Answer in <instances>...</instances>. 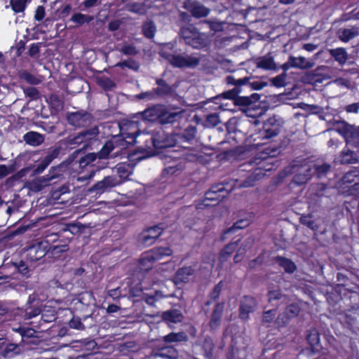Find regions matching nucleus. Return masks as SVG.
<instances>
[{
	"mask_svg": "<svg viewBox=\"0 0 359 359\" xmlns=\"http://www.w3.org/2000/svg\"><path fill=\"white\" fill-rule=\"evenodd\" d=\"M47 255V250L40 242L29 245L24 251V259L27 263L33 264L40 261Z\"/></svg>",
	"mask_w": 359,
	"mask_h": 359,
	"instance_id": "obj_9",
	"label": "nucleus"
},
{
	"mask_svg": "<svg viewBox=\"0 0 359 359\" xmlns=\"http://www.w3.org/2000/svg\"><path fill=\"white\" fill-rule=\"evenodd\" d=\"M299 313V308L295 305H290L285 310L284 314L280 315L277 318V323L279 325H284L290 318L297 316Z\"/></svg>",
	"mask_w": 359,
	"mask_h": 359,
	"instance_id": "obj_24",
	"label": "nucleus"
},
{
	"mask_svg": "<svg viewBox=\"0 0 359 359\" xmlns=\"http://www.w3.org/2000/svg\"><path fill=\"white\" fill-rule=\"evenodd\" d=\"M250 223L249 219H241L236 222L232 227L229 229L224 232V234H227L233 231L235 229H241L247 227Z\"/></svg>",
	"mask_w": 359,
	"mask_h": 359,
	"instance_id": "obj_49",
	"label": "nucleus"
},
{
	"mask_svg": "<svg viewBox=\"0 0 359 359\" xmlns=\"http://www.w3.org/2000/svg\"><path fill=\"white\" fill-rule=\"evenodd\" d=\"M119 135L118 140L121 142L120 145L125 147L128 145H133L137 142V137L141 134L147 137L149 139L151 136L155 135L157 137V134H151L149 135V132L146 130L142 131L140 129V121L137 120H123L119 123ZM146 140L144 139V141Z\"/></svg>",
	"mask_w": 359,
	"mask_h": 359,
	"instance_id": "obj_3",
	"label": "nucleus"
},
{
	"mask_svg": "<svg viewBox=\"0 0 359 359\" xmlns=\"http://www.w3.org/2000/svg\"><path fill=\"white\" fill-rule=\"evenodd\" d=\"M236 247V243H233L226 245L220 253V257L222 259V261H224L227 257V256L232 254V252L235 250Z\"/></svg>",
	"mask_w": 359,
	"mask_h": 359,
	"instance_id": "obj_51",
	"label": "nucleus"
},
{
	"mask_svg": "<svg viewBox=\"0 0 359 359\" xmlns=\"http://www.w3.org/2000/svg\"><path fill=\"white\" fill-rule=\"evenodd\" d=\"M276 263L284 269V270L287 273H292L296 269L295 264L290 261V259L278 257L276 259Z\"/></svg>",
	"mask_w": 359,
	"mask_h": 359,
	"instance_id": "obj_40",
	"label": "nucleus"
},
{
	"mask_svg": "<svg viewBox=\"0 0 359 359\" xmlns=\"http://www.w3.org/2000/svg\"><path fill=\"white\" fill-rule=\"evenodd\" d=\"M157 259V250L153 248L143 252L139 260V268L140 271L147 272L153 268Z\"/></svg>",
	"mask_w": 359,
	"mask_h": 359,
	"instance_id": "obj_14",
	"label": "nucleus"
},
{
	"mask_svg": "<svg viewBox=\"0 0 359 359\" xmlns=\"http://www.w3.org/2000/svg\"><path fill=\"white\" fill-rule=\"evenodd\" d=\"M13 171H14V169L11 166L8 167L4 164L0 165V178H4V177L8 176L9 174L12 173Z\"/></svg>",
	"mask_w": 359,
	"mask_h": 359,
	"instance_id": "obj_57",
	"label": "nucleus"
},
{
	"mask_svg": "<svg viewBox=\"0 0 359 359\" xmlns=\"http://www.w3.org/2000/svg\"><path fill=\"white\" fill-rule=\"evenodd\" d=\"M65 243V244L64 245L49 247L48 251H47L48 257L54 259H60L62 254L67 252L69 250V245H67V242Z\"/></svg>",
	"mask_w": 359,
	"mask_h": 359,
	"instance_id": "obj_25",
	"label": "nucleus"
},
{
	"mask_svg": "<svg viewBox=\"0 0 359 359\" xmlns=\"http://www.w3.org/2000/svg\"><path fill=\"white\" fill-rule=\"evenodd\" d=\"M70 191L69 187L67 185H62L59 189L53 192V197L55 198H58L62 194H65L66 193H69Z\"/></svg>",
	"mask_w": 359,
	"mask_h": 359,
	"instance_id": "obj_61",
	"label": "nucleus"
},
{
	"mask_svg": "<svg viewBox=\"0 0 359 359\" xmlns=\"http://www.w3.org/2000/svg\"><path fill=\"white\" fill-rule=\"evenodd\" d=\"M28 264L26 260H20L19 262H13L10 261L9 262L4 263L1 270H4L12 266L14 268V272H18L22 274L23 276H27L29 273Z\"/></svg>",
	"mask_w": 359,
	"mask_h": 359,
	"instance_id": "obj_22",
	"label": "nucleus"
},
{
	"mask_svg": "<svg viewBox=\"0 0 359 359\" xmlns=\"http://www.w3.org/2000/svg\"><path fill=\"white\" fill-rule=\"evenodd\" d=\"M219 123V118L215 114L208 116L206 119V124L208 126H215Z\"/></svg>",
	"mask_w": 359,
	"mask_h": 359,
	"instance_id": "obj_56",
	"label": "nucleus"
},
{
	"mask_svg": "<svg viewBox=\"0 0 359 359\" xmlns=\"http://www.w3.org/2000/svg\"><path fill=\"white\" fill-rule=\"evenodd\" d=\"M359 33L358 27H351L344 29L340 34V39L343 41L347 42L355 36H358Z\"/></svg>",
	"mask_w": 359,
	"mask_h": 359,
	"instance_id": "obj_38",
	"label": "nucleus"
},
{
	"mask_svg": "<svg viewBox=\"0 0 359 359\" xmlns=\"http://www.w3.org/2000/svg\"><path fill=\"white\" fill-rule=\"evenodd\" d=\"M340 162L341 163H355L357 162V158L353 151L344 149L341 153Z\"/></svg>",
	"mask_w": 359,
	"mask_h": 359,
	"instance_id": "obj_41",
	"label": "nucleus"
},
{
	"mask_svg": "<svg viewBox=\"0 0 359 359\" xmlns=\"http://www.w3.org/2000/svg\"><path fill=\"white\" fill-rule=\"evenodd\" d=\"M344 184H351L359 182V175L357 170H351L344 176L342 179Z\"/></svg>",
	"mask_w": 359,
	"mask_h": 359,
	"instance_id": "obj_45",
	"label": "nucleus"
},
{
	"mask_svg": "<svg viewBox=\"0 0 359 359\" xmlns=\"http://www.w3.org/2000/svg\"><path fill=\"white\" fill-rule=\"evenodd\" d=\"M25 95L32 100H37L39 97V92L35 87H28L25 90Z\"/></svg>",
	"mask_w": 359,
	"mask_h": 359,
	"instance_id": "obj_52",
	"label": "nucleus"
},
{
	"mask_svg": "<svg viewBox=\"0 0 359 359\" xmlns=\"http://www.w3.org/2000/svg\"><path fill=\"white\" fill-rule=\"evenodd\" d=\"M164 340L167 342H174V341H182L187 340V336L184 332H178V333H170L164 337Z\"/></svg>",
	"mask_w": 359,
	"mask_h": 359,
	"instance_id": "obj_42",
	"label": "nucleus"
},
{
	"mask_svg": "<svg viewBox=\"0 0 359 359\" xmlns=\"http://www.w3.org/2000/svg\"><path fill=\"white\" fill-rule=\"evenodd\" d=\"M118 184L117 180L114 176L104 177L102 180L96 182L92 187V190L99 194H102L104 191L114 187Z\"/></svg>",
	"mask_w": 359,
	"mask_h": 359,
	"instance_id": "obj_18",
	"label": "nucleus"
},
{
	"mask_svg": "<svg viewBox=\"0 0 359 359\" xmlns=\"http://www.w3.org/2000/svg\"><path fill=\"white\" fill-rule=\"evenodd\" d=\"M41 43H33L30 45L28 54L30 57H34L40 52Z\"/></svg>",
	"mask_w": 359,
	"mask_h": 359,
	"instance_id": "obj_53",
	"label": "nucleus"
},
{
	"mask_svg": "<svg viewBox=\"0 0 359 359\" xmlns=\"http://www.w3.org/2000/svg\"><path fill=\"white\" fill-rule=\"evenodd\" d=\"M238 94V90H237L236 88H234L231 90L223 93L222 95L217 97L216 100H219L221 98H223L224 100H233L234 104L236 105L253 107V102L252 100V98L255 95V94L252 96V97L244 96L237 97Z\"/></svg>",
	"mask_w": 359,
	"mask_h": 359,
	"instance_id": "obj_12",
	"label": "nucleus"
},
{
	"mask_svg": "<svg viewBox=\"0 0 359 359\" xmlns=\"http://www.w3.org/2000/svg\"><path fill=\"white\" fill-rule=\"evenodd\" d=\"M72 238H73L72 236V237H69L67 235L61 234L60 236V238L58 240H57L58 242L54 243V244H53L50 247H52V246H54V245H64V244H65V242H67V245H69V243L70 241L72 239Z\"/></svg>",
	"mask_w": 359,
	"mask_h": 359,
	"instance_id": "obj_60",
	"label": "nucleus"
},
{
	"mask_svg": "<svg viewBox=\"0 0 359 359\" xmlns=\"http://www.w3.org/2000/svg\"><path fill=\"white\" fill-rule=\"evenodd\" d=\"M61 165L53 166L48 171V173L43 177V181L48 183L54 179L58 178L62 175Z\"/></svg>",
	"mask_w": 359,
	"mask_h": 359,
	"instance_id": "obj_36",
	"label": "nucleus"
},
{
	"mask_svg": "<svg viewBox=\"0 0 359 359\" xmlns=\"http://www.w3.org/2000/svg\"><path fill=\"white\" fill-rule=\"evenodd\" d=\"M20 353L19 344L11 343L5 338H0V359H13Z\"/></svg>",
	"mask_w": 359,
	"mask_h": 359,
	"instance_id": "obj_10",
	"label": "nucleus"
},
{
	"mask_svg": "<svg viewBox=\"0 0 359 359\" xmlns=\"http://www.w3.org/2000/svg\"><path fill=\"white\" fill-rule=\"evenodd\" d=\"M276 316V311L275 310H270L268 311L264 312L263 315V320L266 323L271 322Z\"/></svg>",
	"mask_w": 359,
	"mask_h": 359,
	"instance_id": "obj_62",
	"label": "nucleus"
},
{
	"mask_svg": "<svg viewBox=\"0 0 359 359\" xmlns=\"http://www.w3.org/2000/svg\"><path fill=\"white\" fill-rule=\"evenodd\" d=\"M194 270L191 267H184L177 271L175 276L177 283H186L191 279L193 276Z\"/></svg>",
	"mask_w": 359,
	"mask_h": 359,
	"instance_id": "obj_27",
	"label": "nucleus"
},
{
	"mask_svg": "<svg viewBox=\"0 0 359 359\" xmlns=\"http://www.w3.org/2000/svg\"><path fill=\"white\" fill-rule=\"evenodd\" d=\"M285 74L279 75L273 79V83L276 86H283L285 85Z\"/></svg>",
	"mask_w": 359,
	"mask_h": 359,
	"instance_id": "obj_63",
	"label": "nucleus"
},
{
	"mask_svg": "<svg viewBox=\"0 0 359 359\" xmlns=\"http://www.w3.org/2000/svg\"><path fill=\"white\" fill-rule=\"evenodd\" d=\"M274 121H275V118H269L267 121V123H265V125H264V132H265L264 137L271 138V137L276 136L278 134L279 128L277 126H273L271 128H269V126L273 125Z\"/></svg>",
	"mask_w": 359,
	"mask_h": 359,
	"instance_id": "obj_37",
	"label": "nucleus"
},
{
	"mask_svg": "<svg viewBox=\"0 0 359 359\" xmlns=\"http://www.w3.org/2000/svg\"><path fill=\"white\" fill-rule=\"evenodd\" d=\"M307 340L313 350H318V346L320 342V338L318 333L316 330H313L309 332L307 335Z\"/></svg>",
	"mask_w": 359,
	"mask_h": 359,
	"instance_id": "obj_44",
	"label": "nucleus"
},
{
	"mask_svg": "<svg viewBox=\"0 0 359 359\" xmlns=\"http://www.w3.org/2000/svg\"><path fill=\"white\" fill-rule=\"evenodd\" d=\"M98 84L106 91L111 90L116 87V83L109 77L101 78Z\"/></svg>",
	"mask_w": 359,
	"mask_h": 359,
	"instance_id": "obj_46",
	"label": "nucleus"
},
{
	"mask_svg": "<svg viewBox=\"0 0 359 359\" xmlns=\"http://www.w3.org/2000/svg\"><path fill=\"white\" fill-rule=\"evenodd\" d=\"M13 330L20 334L23 342H26L29 339L36 337V331L29 327L19 325L18 327H13Z\"/></svg>",
	"mask_w": 359,
	"mask_h": 359,
	"instance_id": "obj_26",
	"label": "nucleus"
},
{
	"mask_svg": "<svg viewBox=\"0 0 359 359\" xmlns=\"http://www.w3.org/2000/svg\"><path fill=\"white\" fill-rule=\"evenodd\" d=\"M157 95V88H153L152 90L142 92L136 95V97L139 100H151L155 98Z\"/></svg>",
	"mask_w": 359,
	"mask_h": 359,
	"instance_id": "obj_48",
	"label": "nucleus"
},
{
	"mask_svg": "<svg viewBox=\"0 0 359 359\" xmlns=\"http://www.w3.org/2000/svg\"><path fill=\"white\" fill-rule=\"evenodd\" d=\"M184 8L190 11L196 18H203L208 15L209 9L198 2L187 0L184 2Z\"/></svg>",
	"mask_w": 359,
	"mask_h": 359,
	"instance_id": "obj_15",
	"label": "nucleus"
},
{
	"mask_svg": "<svg viewBox=\"0 0 359 359\" xmlns=\"http://www.w3.org/2000/svg\"><path fill=\"white\" fill-rule=\"evenodd\" d=\"M86 226L81 223L67 224L62 230V233L65 235L69 233L72 236L79 235L83 233Z\"/></svg>",
	"mask_w": 359,
	"mask_h": 359,
	"instance_id": "obj_30",
	"label": "nucleus"
},
{
	"mask_svg": "<svg viewBox=\"0 0 359 359\" xmlns=\"http://www.w3.org/2000/svg\"><path fill=\"white\" fill-rule=\"evenodd\" d=\"M349 192L350 194L359 197V181L350 187Z\"/></svg>",
	"mask_w": 359,
	"mask_h": 359,
	"instance_id": "obj_64",
	"label": "nucleus"
},
{
	"mask_svg": "<svg viewBox=\"0 0 359 359\" xmlns=\"http://www.w3.org/2000/svg\"><path fill=\"white\" fill-rule=\"evenodd\" d=\"M135 118L141 120L145 124H151L157 121V104L144 109L143 111L136 114Z\"/></svg>",
	"mask_w": 359,
	"mask_h": 359,
	"instance_id": "obj_16",
	"label": "nucleus"
},
{
	"mask_svg": "<svg viewBox=\"0 0 359 359\" xmlns=\"http://www.w3.org/2000/svg\"><path fill=\"white\" fill-rule=\"evenodd\" d=\"M175 114H169L168 116L166 114L158 115V123H165L172 122L175 118Z\"/></svg>",
	"mask_w": 359,
	"mask_h": 359,
	"instance_id": "obj_59",
	"label": "nucleus"
},
{
	"mask_svg": "<svg viewBox=\"0 0 359 359\" xmlns=\"http://www.w3.org/2000/svg\"><path fill=\"white\" fill-rule=\"evenodd\" d=\"M290 65L292 67L299 68L302 69H309L313 67L314 63L308 61L304 57H290Z\"/></svg>",
	"mask_w": 359,
	"mask_h": 359,
	"instance_id": "obj_29",
	"label": "nucleus"
},
{
	"mask_svg": "<svg viewBox=\"0 0 359 359\" xmlns=\"http://www.w3.org/2000/svg\"><path fill=\"white\" fill-rule=\"evenodd\" d=\"M121 50L126 55H135L137 53L136 48L133 45H125Z\"/></svg>",
	"mask_w": 359,
	"mask_h": 359,
	"instance_id": "obj_54",
	"label": "nucleus"
},
{
	"mask_svg": "<svg viewBox=\"0 0 359 359\" xmlns=\"http://www.w3.org/2000/svg\"><path fill=\"white\" fill-rule=\"evenodd\" d=\"M224 309L223 304H217L215 306V309L212 315V318L210 322V325L211 328L215 329L218 327L220 323V319L222 316V313Z\"/></svg>",
	"mask_w": 359,
	"mask_h": 359,
	"instance_id": "obj_33",
	"label": "nucleus"
},
{
	"mask_svg": "<svg viewBox=\"0 0 359 359\" xmlns=\"http://www.w3.org/2000/svg\"><path fill=\"white\" fill-rule=\"evenodd\" d=\"M83 142L84 141L81 137V133H79L76 135H69L65 140V144L71 149H74L76 146L81 144L83 145Z\"/></svg>",
	"mask_w": 359,
	"mask_h": 359,
	"instance_id": "obj_35",
	"label": "nucleus"
},
{
	"mask_svg": "<svg viewBox=\"0 0 359 359\" xmlns=\"http://www.w3.org/2000/svg\"><path fill=\"white\" fill-rule=\"evenodd\" d=\"M156 26L153 22H146L142 26V33L148 39L154 37Z\"/></svg>",
	"mask_w": 359,
	"mask_h": 359,
	"instance_id": "obj_43",
	"label": "nucleus"
},
{
	"mask_svg": "<svg viewBox=\"0 0 359 359\" xmlns=\"http://www.w3.org/2000/svg\"><path fill=\"white\" fill-rule=\"evenodd\" d=\"M271 158H264L259 162H255V164L258 165L252 173H250L248 176V179L243 181L239 184L240 187H249L254 184L256 180L261 179L264 175V171H269L271 170Z\"/></svg>",
	"mask_w": 359,
	"mask_h": 359,
	"instance_id": "obj_8",
	"label": "nucleus"
},
{
	"mask_svg": "<svg viewBox=\"0 0 359 359\" xmlns=\"http://www.w3.org/2000/svg\"><path fill=\"white\" fill-rule=\"evenodd\" d=\"M156 155L157 139L155 135H152L144 140V147H140L128 155L130 162L118 163L115 169L120 178L126 180L133 174L137 163Z\"/></svg>",
	"mask_w": 359,
	"mask_h": 359,
	"instance_id": "obj_1",
	"label": "nucleus"
},
{
	"mask_svg": "<svg viewBox=\"0 0 359 359\" xmlns=\"http://www.w3.org/2000/svg\"><path fill=\"white\" fill-rule=\"evenodd\" d=\"M23 140L29 146L38 147L44 142L45 137L38 132L29 131L23 135Z\"/></svg>",
	"mask_w": 359,
	"mask_h": 359,
	"instance_id": "obj_20",
	"label": "nucleus"
},
{
	"mask_svg": "<svg viewBox=\"0 0 359 359\" xmlns=\"http://www.w3.org/2000/svg\"><path fill=\"white\" fill-rule=\"evenodd\" d=\"M157 241V224L146 227L137 236L140 245L149 247Z\"/></svg>",
	"mask_w": 359,
	"mask_h": 359,
	"instance_id": "obj_13",
	"label": "nucleus"
},
{
	"mask_svg": "<svg viewBox=\"0 0 359 359\" xmlns=\"http://www.w3.org/2000/svg\"><path fill=\"white\" fill-rule=\"evenodd\" d=\"M333 130L341 135L347 142H348L349 138H352L355 135L353 128L345 121H337L334 124Z\"/></svg>",
	"mask_w": 359,
	"mask_h": 359,
	"instance_id": "obj_19",
	"label": "nucleus"
},
{
	"mask_svg": "<svg viewBox=\"0 0 359 359\" xmlns=\"http://www.w3.org/2000/svg\"><path fill=\"white\" fill-rule=\"evenodd\" d=\"M329 169L330 165H328L327 164H323L321 165L318 166L315 165L313 168H311L310 166L306 167L304 168L302 171L307 172V174L299 173L298 175H296L294 177L293 182L294 183L298 185L304 184L309 180V179L311 177V176L314 172H316L318 175H320L322 173L326 172Z\"/></svg>",
	"mask_w": 359,
	"mask_h": 359,
	"instance_id": "obj_11",
	"label": "nucleus"
},
{
	"mask_svg": "<svg viewBox=\"0 0 359 359\" xmlns=\"http://www.w3.org/2000/svg\"><path fill=\"white\" fill-rule=\"evenodd\" d=\"M257 66L266 70H272L276 68L273 59L270 55H266L257 60Z\"/></svg>",
	"mask_w": 359,
	"mask_h": 359,
	"instance_id": "obj_31",
	"label": "nucleus"
},
{
	"mask_svg": "<svg viewBox=\"0 0 359 359\" xmlns=\"http://www.w3.org/2000/svg\"><path fill=\"white\" fill-rule=\"evenodd\" d=\"M46 15L45 8L43 6H38L34 14L36 21H41Z\"/></svg>",
	"mask_w": 359,
	"mask_h": 359,
	"instance_id": "obj_55",
	"label": "nucleus"
},
{
	"mask_svg": "<svg viewBox=\"0 0 359 359\" xmlns=\"http://www.w3.org/2000/svg\"><path fill=\"white\" fill-rule=\"evenodd\" d=\"M222 191V188H212L210 191L206 193L205 194V200L208 201H219L220 195L217 194V192L221 193Z\"/></svg>",
	"mask_w": 359,
	"mask_h": 359,
	"instance_id": "obj_47",
	"label": "nucleus"
},
{
	"mask_svg": "<svg viewBox=\"0 0 359 359\" xmlns=\"http://www.w3.org/2000/svg\"><path fill=\"white\" fill-rule=\"evenodd\" d=\"M172 46L170 43L158 46L161 55L174 67L179 68L194 67L198 65L199 60L196 56L187 54L172 53Z\"/></svg>",
	"mask_w": 359,
	"mask_h": 359,
	"instance_id": "obj_4",
	"label": "nucleus"
},
{
	"mask_svg": "<svg viewBox=\"0 0 359 359\" xmlns=\"http://www.w3.org/2000/svg\"><path fill=\"white\" fill-rule=\"evenodd\" d=\"M61 234H63L62 233V231L59 233H48V234L46 235V236L43 238V239L39 242L41 243V245H43V247H45V249L47 251H48V248L50 245L54 244V243L58 242L57 240H58L60 238V236Z\"/></svg>",
	"mask_w": 359,
	"mask_h": 359,
	"instance_id": "obj_34",
	"label": "nucleus"
},
{
	"mask_svg": "<svg viewBox=\"0 0 359 359\" xmlns=\"http://www.w3.org/2000/svg\"><path fill=\"white\" fill-rule=\"evenodd\" d=\"M30 297H29L28 302L25 305V308L16 307L11 308L9 313V317L14 320H27L32 319L41 313V310L39 306L33 304V302H30Z\"/></svg>",
	"mask_w": 359,
	"mask_h": 359,
	"instance_id": "obj_6",
	"label": "nucleus"
},
{
	"mask_svg": "<svg viewBox=\"0 0 359 359\" xmlns=\"http://www.w3.org/2000/svg\"><path fill=\"white\" fill-rule=\"evenodd\" d=\"M255 299L251 297H245L240 306V318L242 320H248L249 313L253 312L256 308Z\"/></svg>",
	"mask_w": 359,
	"mask_h": 359,
	"instance_id": "obj_17",
	"label": "nucleus"
},
{
	"mask_svg": "<svg viewBox=\"0 0 359 359\" xmlns=\"http://www.w3.org/2000/svg\"><path fill=\"white\" fill-rule=\"evenodd\" d=\"M330 54L340 64H344L347 60V53L344 48H336L330 50Z\"/></svg>",
	"mask_w": 359,
	"mask_h": 359,
	"instance_id": "obj_39",
	"label": "nucleus"
},
{
	"mask_svg": "<svg viewBox=\"0 0 359 359\" xmlns=\"http://www.w3.org/2000/svg\"><path fill=\"white\" fill-rule=\"evenodd\" d=\"M80 133L84 141L83 145L81 147V149H86L88 146L90 140L96 137V136L97 135L98 130L97 128H94L91 129L84 130Z\"/></svg>",
	"mask_w": 359,
	"mask_h": 359,
	"instance_id": "obj_32",
	"label": "nucleus"
},
{
	"mask_svg": "<svg viewBox=\"0 0 359 359\" xmlns=\"http://www.w3.org/2000/svg\"><path fill=\"white\" fill-rule=\"evenodd\" d=\"M162 317L163 319L170 327L172 325V324L182 322L184 318L181 311L177 309L167 311L163 313Z\"/></svg>",
	"mask_w": 359,
	"mask_h": 359,
	"instance_id": "obj_21",
	"label": "nucleus"
},
{
	"mask_svg": "<svg viewBox=\"0 0 359 359\" xmlns=\"http://www.w3.org/2000/svg\"><path fill=\"white\" fill-rule=\"evenodd\" d=\"M61 149L60 146L55 144L47 149L43 150V156H41L40 161L36 162V164L32 168V175H39L41 174L53 161L58 157Z\"/></svg>",
	"mask_w": 359,
	"mask_h": 359,
	"instance_id": "obj_5",
	"label": "nucleus"
},
{
	"mask_svg": "<svg viewBox=\"0 0 359 359\" xmlns=\"http://www.w3.org/2000/svg\"><path fill=\"white\" fill-rule=\"evenodd\" d=\"M93 20V17L90 15L75 13L72 15L69 20L74 23V27H80L85 24L90 23Z\"/></svg>",
	"mask_w": 359,
	"mask_h": 359,
	"instance_id": "obj_28",
	"label": "nucleus"
},
{
	"mask_svg": "<svg viewBox=\"0 0 359 359\" xmlns=\"http://www.w3.org/2000/svg\"><path fill=\"white\" fill-rule=\"evenodd\" d=\"M10 311V304L6 302H0V318L6 315L9 316Z\"/></svg>",
	"mask_w": 359,
	"mask_h": 359,
	"instance_id": "obj_58",
	"label": "nucleus"
},
{
	"mask_svg": "<svg viewBox=\"0 0 359 359\" xmlns=\"http://www.w3.org/2000/svg\"><path fill=\"white\" fill-rule=\"evenodd\" d=\"M181 34L185 42L194 48H198L207 44V36L198 32L192 26L183 27Z\"/></svg>",
	"mask_w": 359,
	"mask_h": 359,
	"instance_id": "obj_7",
	"label": "nucleus"
},
{
	"mask_svg": "<svg viewBox=\"0 0 359 359\" xmlns=\"http://www.w3.org/2000/svg\"><path fill=\"white\" fill-rule=\"evenodd\" d=\"M69 327L72 329H76L79 330H84L85 326L81 322V320L79 317L73 316V318L69 322Z\"/></svg>",
	"mask_w": 359,
	"mask_h": 359,
	"instance_id": "obj_50",
	"label": "nucleus"
},
{
	"mask_svg": "<svg viewBox=\"0 0 359 359\" xmlns=\"http://www.w3.org/2000/svg\"><path fill=\"white\" fill-rule=\"evenodd\" d=\"M119 142L118 137L114 136L112 140H107L97 153H89L80 158V167L91 168L89 178L95 175V171L106 168L108 163L102 161H106L116 146L120 145Z\"/></svg>",
	"mask_w": 359,
	"mask_h": 359,
	"instance_id": "obj_2",
	"label": "nucleus"
},
{
	"mask_svg": "<svg viewBox=\"0 0 359 359\" xmlns=\"http://www.w3.org/2000/svg\"><path fill=\"white\" fill-rule=\"evenodd\" d=\"M87 113L76 111L67 115L68 123L74 127H81L86 122Z\"/></svg>",
	"mask_w": 359,
	"mask_h": 359,
	"instance_id": "obj_23",
	"label": "nucleus"
}]
</instances>
